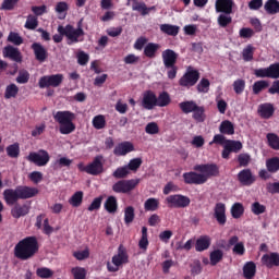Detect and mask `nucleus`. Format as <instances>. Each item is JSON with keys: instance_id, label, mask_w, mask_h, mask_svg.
Segmentation results:
<instances>
[{"instance_id": "3c124183", "label": "nucleus", "mask_w": 279, "mask_h": 279, "mask_svg": "<svg viewBox=\"0 0 279 279\" xmlns=\"http://www.w3.org/2000/svg\"><path fill=\"white\" fill-rule=\"evenodd\" d=\"M36 276L41 279L53 278V270H51V268L40 267L37 268Z\"/></svg>"}, {"instance_id": "a211bd4d", "label": "nucleus", "mask_w": 279, "mask_h": 279, "mask_svg": "<svg viewBox=\"0 0 279 279\" xmlns=\"http://www.w3.org/2000/svg\"><path fill=\"white\" fill-rule=\"evenodd\" d=\"M157 96L153 90H146L143 94L142 106L145 110H154L156 108Z\"/></svg>"}, {"instance_id": "20e7f679", "label": "nucleus", "mask_w": 279, "mask_h": 279, "mask_svg": "<svg viewBox=\"0 0 279 279\" xmlns=\"http://www.w3.org/2000/svg\"><path fill=\"white\" fill-rule=\"evenodd\" d=\"M53 119L59 123L60 134H73L75 130V123H73L75 121V113L72 111H57Z\"/></svg>"}, {"instance_id": "8fccbe9b", "label": "nucleus", "mask_w": 279, "mask_h": 279, "mask_svg": "<svg viewBox=\"0 0 279 279\" xmlns=\"http://www.w3.org/2000/svg\"><path fill=\"white\" fill-rule=\"evenodd\" d=\"M140 250L147 251V247H149V240L147 239V227L142 228V236L138 242Z\"/></svg>"}, {"instance_id": "f704fd0d", "label": "nucleus", "mask_w": 279, "mask_h": 279, "mask_svg": "<svg viewBox=\"0 0 279 279\" xmlns=\"http://www.w3.org/2000/svg\"><path fill=\"white\" fill-rule=\"evenodd\" d=\"M266 169L268 173L279 172V157H272L266 160Z\"/></svg>"}, {"instance_id": "774afa93", "label": "nucleus", "mask_w": 279, "mask_h": 279, "mask_svg": "<svg viewBox=\"0 0 279 279\" xmlns=\"http://www.w3.org/2000/svg\"><path fill=\"white\" fill-rule=\"evenodd\" d=\"M74 279H86V269L82 267L72 268Z\"/></svg>"}, {"instance_id": "de8ad7c7", "label": "nucleus", "mask_w": 279, "mask_h": 279, "mask_svg": "<svg viewBox=\"0 0 279 279\" xmlns=\"http://www.w3.org/2000/svg\"><path fill=\"white\" fill-rule=\"evenodd\" d=\"M113 178H116V180H123L125 178H128V175H130V170L128 168V166L124 167H119L116 169V171L112 173Z\"/></svg>"}, {"instance_id": "5fc2aeb1", "label": "nucleus", "mask_w": 279, "mask_h": 279, "mask_svg": "<svg viewBox=\"0 0 279 279\" xmlns=\"http://www.w3.org/2000/svg\"><path fill=\"white\" fill-rule=\"evenodd\" d=\"M238 162L240 167H250L252 156H250L247 153H242L238 156Z\"/></svg>"}, {"instance_id": "6e6d98bb", "label": "nucleus", "mask_w": 279, "mask_h": 279, "mask_svg": "<svg viewBox=\"0 0 279 279\" xmlns=\"http://www.w3.org/2000/svg\"><path fill=\"white\" fill-rule=\"evenodd\" d=\"M8 43H12V45L20 47V45H23V37H21L19 33L11 32L8 36Z\"/></svg>"}, {"instance_id": "4d7b16f0", "label": "nucleus", "mask_w": 279, "mask_h": 279, "mask_svg": "<svg viewBox=\"0 0 279 279\" xmlns=\"http://www.w3.org/2000/svg\"><path fill=\"white\" fill-rule=\"evenodd\" d=\"M24 27L26 29H36V27H38V17L35 15H28Z\"/></svg>"}, {"instance_id": "49530a36", "label": "nucleus", "mask_w": 279, "mask_h": 279, "mask_svg": "<svg viewBox=\"0 0 279 279\" xmlns=\"http://www.w3.org/2000/svg\"><path fill=\"white\" fill-rule=\"evenodd\" d=\"M19 95V86L12 83L5 87L4 99H14Z\"/></svg>"}, {"instance_id": "473e14b6", "label": "nucleus", "mask_w": 279, "mask_h": 279, "mask_svg": "<svg viewBox=\"0 0 279 279\" xmlns=\"http://www.w3.org/2000/svg\"><path fill=\"white\" fill-rule=\"evenodd\" d=\"M266 141L268 147L270 149H275V151H279V136L276 133H268L266 134Z\"/></svg>"}, {"instance_id": "cd10ccee", "label": "nucleus", "mask_w": 279, "mask_h": 279, "mask_svg": "<svg viewBox=\"0 0 279 279\" xmlns=\"http://www.w3.org/2000/svg\"><path fill=\"white\" fill-rule=\"evenodd\" d=\"M243 276L245 279H253L256 276V264L247 262L243 267Z\"/></svg>"}, {"instance_id": "aec40b11", "label": "nucleus", "mask_w": 279, "mask_h": 279, "mask_svg": "<svg viewBox=\"0 0 279 279\" xmlns=\"http://www.w3.org/2000/svg\"><path fill=\"white\" fill-rule=\"evenodd\" d=\"M214 217L219 226H223L228 221V217L226 216V204L217 203L215 205Z\"/></svg>"}, {"instance_id": "6e6552de", "label": "nucleus", "mask_w": 279, "mask_h": 279, "mask_svg": "<svg viewBox=\"0 0 279 279\" xmlns=\"http://www.w3.org/2000/svg\"><path fill=\"white\" fill-rule=\"evenodd\" d=\"M137 184H141V179L120 180L112 185V191L113 193L126 195L128 193H132Z\"/></svg>"}, {"instance_id": "e2e57ef3", "label": "nucleus", "mask_w": 279, "mask_h": 279, "mask_svg": "<svg viewBox=\"0 0 279 279\" xmlns=\"http://www.w3.org/2000/svg\"><path fill=\"white\" fill-rule=\"evenodd\" d=\"M266 191L270 195H279V182H268L266 183Z\"/></svg>"}, {"instance_id": "c85d7f7f", "label": "nucleus", "mask_w": 279, "mask_h": 279, "mask_svg": "<svg viewBox=\"0 0 279 279\" xmlns=\"http://www.w3.org/2000/svg\"><path fill=\"white\" fill-rule=\"evenodd\" d=\"M160 32L167 34V36H178L180 34V26L171 24H161Z\"/></svg>"}, {"instance_id": "a19ab883", "label": "nucleus", "mask_w": 279, "mask_h": 279, "mask_svg": "<svg viewBox=\"0 0 279 279\" xmlns=\"http://www.w3.org/2000/svg\"><path fill=\"white\" fill-rule=\"evenodd\" d=\"M171 104V96H169V93L162 92L157 97L156 106L159 108H165Z\"/></svg>"}, {"instance_id": "1a4fd4ad", "label": "nucleus", "mask_w": 279, "mask_h": 279, "mask_svg": "<svg viewBox=\"0 0 279 279\" xmlns=\"http://www.w3.org/2000/svg\"><path fill=\"white\" fill-rule=\"evenodd\" d=\"M62 82H64L63 74L45 75L39 78L38 86L39 88H58Z\"/></svg>"}, {"instance_id": "423d86ee", "label": "nucleus", "mask_w": 279, "mask_h": 279, "mask_svg": "<svg viewBox=\"0 0 279 279\" xmlns=\"http://www.w3.org/2000/svg\"><path fill=\"white\" fill-rule=\"evenodd\" d=\"M111 263L112 264H110V262L107 263V269L111 274L119 271V267H122V265H128V263H130V255H128V248H125L123 244L119 245L118 253L112 256Z\"/></svg>"}, {"instance_id": "338daca9", "label": "nucleus", "mask_w": 279, "mask_h": 279, "mask_svg": "<svg viewBox=\"0 0 279 279\" xmlns=\"http://www.w3.org/2000/svg\"><path fill=\"white\" fill-rule=\"evenodd\" d=\"M145 132L146 134H158V132H160V128L158 126V123L156 122H149L146 126H145Z\"/></svg>"}, {"instance_id": "2eb2a0df", "label": "nucleus", "mask_w": 279, "mask_h": 279, "mask_svg": "<svg viewBox=\"0 0 279 279\" xmlns=\"http://www.w3.org/2000/svg\"><path fill=\"white\" fill-rule=\"evenodd\" d=\"M183 182L185 184H206V175L197 172H184L183 173Z\"/></svg>"}, {"instance_id": "f8f14e48", "label": "nucleus", "mask_w": 279, "mask_h": 279, "mask_svg": "<svg viewBox=\"0 0 279 279\" xmlns=\"http://www.w3.org/2000/svg\"><path fill=\"white\" fill-rule=\"evenodd\" d=\"M169 208H187L191 206V198L182 194H173L166 198Z\"/></svg>"}, {"instance_id": "9d476101", "label": "nucleus", "mask_w": 279, "mask_h": 279, "mask_svg": "<svg viewBox=\"0 0 279 279\" xmlns=\"http://www.w3.org/2000/svg\"><path fill=\"white\" fill-rule=\"evenodd\" d=\"M26 159L28 160V162H33V165H36V167H46V165L49 163L51 157L49 156V153L47 150L39 149L37 153H29Z\"/></svg>"}, {"instance_id": "0e129e2a", "label": "nucleus", "mask_w": 279, "mask_h": 279, "mask_svg": "<svg viewBox=\"0 0 279 279\" xmlns=\"http://www.w3.org/2000/svg\"><path fill=\"white\" fill-rule=\"evenodd\" d=\"M251 210H252L253 215H263V213H265V210H267V207H265V205H262L258 202H255L252 204Z\"/></svg>"}, {"instance_id": "79ce46f5", "label": "nucleus", "mask_w": 279, "mask_h": 279, "mask_svg": "<svg viewBox=\"0 0 279 279\" xmlns=\"http://www.w3.org/2000/svg\"><path fill=\"white\" fill-rule=\"evenodd\" d=\"M209 260L211 267H215L218 263H221V260H223V251L219 248L214 250L209 255Z\"/></svg>"}, {"instance_id": "4468645a", "label": "nucleus", "mask_w": 279, "mask_h": 279, "mask_svg": "<svg viewBox=\"0 0 279 279\" xmlns=\"http://www.w3.org/2000/svg\"><path fill=\"white\" fill-rule=\"evenodd\" d=\"M238 182L242 185V186H252V184H254V182H256V175H254V173H252V169L246 168L241 170L238 175Z\"/></svg>"}, {"instance_id": "72a5a7b5", "label": "nucleus", "mask_w": 279, "mask_h": 279, "mask_svg": "<svg viewBox=\"0 0 279 279\" xmlns=\"http://www.w3.org/2000/svg\"><path fill=\"white\" fill-rule=\"evenodd\" d=\"M264 10L267 14H278L279 13V1L278 0H267L264 4Z\"/></svg>"}, {"instance_id": "7ed1b4c3", "label": "nucleus", "mask_w": 279, "mask_h": 279, "mask_svg": "<svg viewBox=\"0 0 279 279\" xmlns=\"http://www.w3.org/2000/svg\"><path fill=\"white\" fill-rule=\"evenodd\" d=\"M82 21L83 20H80V22L77 23V28H75L71 24H68L65 26L59 25L57 28L58 34H54L52 36L53 43H62V40H64V36L68 40V45L84 43V36L86 33H84V28H82Z\"/></svg>"}, {"instance_id": "0eeeda50", "label": "nucleus", "mask_w": 279, "mask_h": 279, "mask_svg": "<svg viewBox=\"0 0 279 279\" xmlns=\"http://www.w3.org/2000/svg\"><path fill=\"white\" fill-rule=\"evenodd\" d=\"M78 169L80 171L88 173V175H101V172L104 171V156H96L93 162L88 163L85 167L80 163Z\"/></svg>"}, {"instance_id": "412c9836", "label": "nucleus", "mask_w": 279, "mask_h": 279, "mask_svg": "<svg viewBox=\"0 0 279 279\" xmlns=\"http://www.w3.org/2000/svg\"><path fill=\"white\" fill-rule=\"evenodd\" d=\"M262 265L271 269L272 267H279V254L274 252L270 254H264L262 256Z\"/></svg>"}, {"instance_id": "f03ea898", "label": "nucleus", "mask_w": 279, "mask_h": 279, "mask_svg": "<svg viewBox=\"0 0 279 279\" xmlns=\"http://www.w3.org/2000/svg\"><path fill=\"white\" fill-rule=\"evenodd\" d=\"M40 251L38 238L31 235L20 240L13 250L14 257L19 260H32Z\"/></svg>"}, {"instance_id": "5701e85b", "label": "nucleus", "mask_w": 279, "mask_h": 279, "mask_svg": "<svg viewBox=\"0 0 279 279\" xmlns=\"http://www.w3.org/2000/svg\"><path fill=\"white\" fill-rule=\"evenodd\" d=\"M31 48L33 49L35 59L38 62H45V60H47L49 54L47 52V49L44 48L40 43H33Z\"/></svg>"}, {"instance_id": "bf43d9fd", "label": "nucleus", "mask_w": 279, "mask_h": 279, "mask_svg": "<svg viewBox=\"0 0 279 279\" xmlns=\"http://www.w3.org/2000/svg\"><path fill=\"white\" fill-rule=\"evenodd\" d=\"M141 165H143V159L134 158L130 160L126 167L129 168L130 171H138V169H141Z\"/></svg>"}, {"instance_id": "2f4dec72", "label": "nucleus", "mask_w": 279, "mask_h": 279, "mask_svg": "<svg viewBox=\"0 0 279 279\" xmlns=\"http://www.w3.org/2000/svg\"><path fill=\"white\" fill-rule=\"evenodd\" d=\"M192 112V118L197 123H204L206 121V109L204 107L196 105V109Z\"/></svg>"}, {"instance_id": "09e8293b", "label": "nucleus", "mask_w": 279, "mask_h": 279, "mask_svg": "<svg viewBox=\"0 0 279 279\" xmlns=\"http://www.w3.org/2000/svg\"><path fill=\"white\" fill-rule=\"evenodd\" d=\"M92 123L95 130H104V128H106V116H95Z\"/></svg>"}, {"instance_id": "a18cd8bd", "label": "nucleus", "mask_w": 279, "mask_h": 279, "mask_svg": "<svg viewBox=\"0 0 279 279\" xmlns=\"http://www.w3.org/2000/svg\"><path fill=\"white\" fill-rule=\"evenodd\" d=\"M135 217H136V214L134 211L133 206H128V207L124 208V223H125V226H130V223H133Z\"/></svg>"}, {"instance_id": "f257e3e1", "label": "nucleus", "mask_w": 279, "mask_h": 279, "mask_svg": "<svg viewBox=\"0 0 279 279\" xmlns=\"http://www.w3.org/2000/svg\"><path fill=\"white\" fill-rule=\"evenodd\" d=\"M39 191L36 187L20 185L16 189H7L3 191V199L8 206H13L11 215L13 219H21L29 215V206L19 204V199H32L36 197Z\"/></svg>"}, {"instance_id": "9b49d317", "label": "nucleus", "mask_w": 279, "mask_h": 279, "mask_svg": "<svg viewBox=\"0 0 279 279\" xmlns=\"http://www.w3.org/2000/svg\"><path fill=\"white\" fill-rule=\"evenodd\" d=\"M197 82H199V71L193 70V68L190 66L179 80V85L184 88H191V86H195Z\"/></svg>"}, {"instance_id": "58836bf2", "label": "nucleus", "mask_w": 279, "mask_h": 279, "mask_svg": "<svg viewBox=\"0 0 279 279\" xmlns=\"http://www.w3.org/2000/svg\"><path fill=\"white\" fill-rule=\"evenodd\" d=\"M245 213V207L241 203H234L231 207V217L233 219H241Z\"/></svg>"}, {"instance_id": "393cba45", "label": "nucleus", "mask_w": 279, "mask_h": 279, "mask_svg": "<svg viewBox=\"0 0 279 279\" xmlns=\"http://www.w3.org/2000/svg\"><path fill=\"white\" fill-rule=\"evenodd\" d=\"M210 247V236L202 235L196 240L195 250L196 252H205Z\"/></svg>"}, {"instance_id": "ea45409f", "label": "nucleus", "mask_w": 279, "mask_h": 279, "mask_svg": "<svg viewBox=\"0 0 279 279\" xmlns=\"http://www.w3.org/2000/svg\"><path fill=\"white\" fill-rule=\"evenodd\" d=\"M269 88V81L262 80V81H256L253 84V95H260L263 90Z\"/></svg>"}, {"instance_id": "7c9ffc66", "label": "nucleus", "mask_w": 279, "mask_h": 279, "mask_svg": "<svg viewBox=\"0 0 279 279\" xmlns=\"http://www.w3.org/2000/svg\"><path fill=\"white\" fill-rule=\"evenodd\" d=\"M219 132L220 134H227V136H232V134H234V124L229 120H225L220 123Z\"/></svg>"}, {"instance_id": "603ef678", "label": "nucleus", "mask_w": 279, "mask_h": 279, "mask_svg": "<svg viewBox=\"0 0 279 279\" xmlns=\"http://www.w3.org/2000/svg\"><path fill=\"white\" fill-rule=\"evenodd\" d=\"M217 23L219 27L226 28L232 23V16H230V14L222 13L218 16Z\"/></svg>"}, {"instance_id": "c9c22d12", "label": "nucleus", "mask_w": 279, "mask_h": 279, "mask_svg": "<svg viewBox=\"0 0 279 279\" xmlns=\"http://www.w3.org/2000/svg\"><path fill=\"white\" fill-rule=\"evenodd\" d=\"M160 207V202L158 201V198H148L145 201L144 203V210H146L147 213H155V210H157Z\"/></svg>"}, {"instance_id": "6ab92c4d", "label": "nucleus", "mask_w": 279, "mask_h": 279, "mask_svg": "<svg viewBox=\"0 0 279 279\" xmlns=\"http://www.w3.org/2000/svg\"><path fill=\"white\" fill-rule=\"evenodd\" d=\"M4 58H9L13 62H23V54L19 48H14L12 45H8L3 48Z\"/></svg>"}, {"instance_id": "4be33fe9", "label": "nucleus", "mask_w": 279, "mask_h": 279, "mask_svg": "<svg viewBox=\"0 0 279 279\" xmlns=\"http://www.w3.org/2000/svg\"><path fill=\"white\" fill-rule=\"evenodd\" d=\"M132 151H134L132 142H121L113 149L114 156H128Z\"/></svg>"}, {"instance_id": "37998d69", "label": "nucleus", "mask_w": 279, "mask_h": 279, "mask_svg": "<svg viewBox=\"0 0 279 279\" xmlns=\"http://www.w3.org/2000/svg\"><path fill=\"white\" fill-rule=\"evenodd\" d=\"M256 51V48L252 45H247L243 50H242V59L244 62H252L254 60V52Z\"/></svg>"}, {"instance_id": "dca6fc26", "label": "nucleus", "mask_w": 279, "mask_h": 279, "mask_svg": "<svg viewBox=\"0 0 279 279\" xmlns=\"http://www.w3.org/2000/svg\"><path fill=\"white\" fill-rule=\"evenodd\" d=\"M275 113L276 107H274V104L271 102L260 104L257 108V114L260 117V119H271V117H274Z\"/></svg>"}, {"instance_id": "864d4df0", "label": "nucleus", "mask_w": 279, "mask_h": 279, "mask_svg": "<svg viewBox=\"0 0 279 279\" xmlns=\"http://www.w3.org/2000/svg\"><path fill=\"white\" fill-rule=\"evenodd\" d=\"M233 90L235 95H243V90H245V80L238 78L233 82Z\"/></svg>"}, {"instance_id": "13d9d810", "label": "nucleus", "mask_w": 279, "mask_h": 279, "mask_svg": "<svg viewBox=\"0 0 279 279\" xmlns=\"http://www.w3.org/2000/svg\"><path fill=\"white\" fill-rule=\"evenodd\" d=\"M102 202H104V196H98L94 198L92 204L88 206L87 210H89V213H93L94 210H99V208H101Z\"/></svg>"}, {"instance_id": "bb28decb", "label": "nucleus", "mask_w": 279, "mask_h": 279, "mask_svg": "<svg viewBox=\"0 0 279 279\" xmlns=\"http://www.w3.org/2000/svg\"><path fill=\"white\" fill-rule=\"evenodd\" d=\"M160 49V44L156 43H148L144 48V56L146 58L154 59L156 58V53H158V50Z\"/></svg>"}, {"instance_id": "ddd939ff", "label": "nucleus", "mask_w": 279, "mask_h": 279, "mask_svg": "<svg viewBox=\"0 0 279 279\" xmlns=\"http://www.w3.org/2000/svg\"><path fill=\"white\" fill-rule=\"evenodd\" d=\"M194 171H199L201 175H205L206 182H208V178H218L219 166L216 163L196 165Z\"/></svg>"}, {"instance_id": "69168bd1", "label": "nucleus", "mask_w": 279, "mask_h": 279, "mask_svg": "<svg viewBox=\"0 0 279 279\" xmlns=\"http://www.w3.org/2000/svg\"><path fill=\"white\" fill-rule=\"evenodd\" d=\"M16 82L17 84H27V82H29V72H27V70L20 71Z\"/></svg>"}, {"instance_id": "e433bc0d", "label": "nucleus", "mask_w": 279, "mask_h": 279, "mask_svg": "<svg viewBox=\"0 0 279 279\" xmlns=\"http://www.w3.org/2000/svg\"><path fill=\"white\" fill-rule=\"evenodd\" d=\"M227 147V150H229L231 154H239L243 149V144L239 141L228 140L225 144Z\"/></svg>"}, {"instance_id": "39448f33", "label": "nucleus", "mask_w": 279, "mask_h": 279, "mask_svg": "<svg viewBox=\"0 0 279 279\" xmlns=\"http://www.w3.org/2000/svg\"><path fill=\"white\" fill-rule=\"evenodd\" d=\"M163 66L167 70L168 80L178 77V52L172 49H166L161 52Z\"/></svg>"}, {"instance_id": "4c0bfd02", "label": "nucleus", "mask_w": 279, "mask_h": 279, "mask_svg": "<svg viewBox=\"0 0 279 279\" xmlns=\"http://www.w3.org/2000/svg\"><path fill=\"white\" fill-rule=\"evenodd\" d=\"M82 202H84V192L82 191L75 192L69 199V204L74 208H80V206H82Z\"/></svg>"}, {"instance_id": "a878e982", "label": "nucleus", "mask_w": 279, "mask_h": 279, "mask_svg": "<svg viewBox=\"0 0 279 279\" xmlns=\"http://www.w3.org/2000/svg\"><path fill=\"white\" fill-rule=\"evenodd\" d=\"M132 10L134 12H140L142 16H147L150 10H156V8L155 7L147 8V4H145V2L135 1L133 2Z\"/></svg>"}, {"instance_id": "f3484780", "label": "nucleus", "mask_w": 279, "mask_h": 279, "mask_svg": "<svg viewBox=\"0 0 279 279\" xmlns=\"http://www.w3.org/2000/svg\"><path fill=\"white\" fill-rule=\"evenodd\" d=\"M234 0H216L215 10L220 14H232Z\"/></svg>"}, {"instance_id": "b1692460", "label": "nucleus", "mask_w": 279, "mask_h": 279, "mask_svg": "<svg viewBox=\"0 0 279 279\" xmlns=\"http://www.w3.org/2000/svg\"><path fill=\"white\" fill-rule=\"evenodd\" d=\"M105 210L109 213V215H114L117 210H119V202L117 201L116 196H109L107 197L105 204H104Z\"/></svg>"}, {"instance_id": "680f3d73", "label": "nucleus", "mask_w": 279, "mask_h": 279, "mask_svg": "<svg viewBox=\"0 0 279 279\" xmlns=\"http://www.w3.org/2000/svg\"><path fill=\"white\" fill-rule=\"evenodd\" d=\"M196 88L198 93H208V89L210 88V81H208V78H202Z\"/></svg>"}, {"instance_id": "c756f323", "label": "nucleus", "mask_w": 279, "mask_h": 279, "mask_svg": "<svg viewBox=\"0 0 279 279\" xmlns=\"http://www.w3.org/2000/svg\"><path fill=\"white\" fill-rule=\"evenodd\" d=\"M196 107L197 102L193 100H185L179 104V108L184 114H191V112H194Z\"/></svg>"}, {"instance_id": "c03bdc74", "label": "nucleus", "mask_w": 279, "mask_h": 279, "mask_svg": "<svg viewBox=\"0 0 279 279\" xmlns=\"http://www.w3.org/2000/svg\"><path fill=\"white\" fill-rule=\"evenodd\" d=\"M7 156L9 158H19L21 156V146L19 143L11 144L7 147Z\"/></svg>"}, {"instance_id": "052dcab7", "label": "nucleus", "mask_w": 279, "mask_h": 279, "mask_svg": "<svg viewBox=\"0 0 279 279\" xmlns=\"http://www.w3.org/2000/svg\"><path fill=\"white\" fill-rule=\"evenodd\" d=\"M268 73L270 75V80L279 78V63H272L268 66Z\"/></svg>"}]
</instances>
